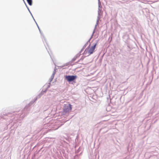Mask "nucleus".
Instances as JSON below:
<instances>
[{
	"label": "nucleus",
	"mask_w": 159,
	"mask_h": 159,
	"mask_svg": "<svg viewBox=\"0 0 159 159\" xmlns=\"http://www.w3.org/2000/svg\"><path fill=\"white\" fill-rule=\"evenodd\" d=\"M33 102H30L28 104V105L26 106L24 109L22 111V114L20 115V117H24L26 116L27 114L29 113V111L30 110L29 106L32 104Z\"/></svg>",
	"instance_id": "f257e3e1"
},
{
	"label": "nucleus",
	"mask_w": 159,
	"mask_h": 159,
	"mask_svg": "<svg viewBox=\"0 0 159 159\" xmlns=\"http://www.w3.org/2000/svg\"><path fill=\"white\" fill-rule=\"evenodd\" d=\"M77 77V76L76 75H66L65 76V79L69 83L74 82Z\"/></svg>",
	"instance_id": "f03ea898"
},
{
	"label": "nucleus",
	"mask_w": 159,
	"mask_h": 159,
	"mask_svg": "<svg viewBox=\"0 0 159 159\" xmlns=\"http://www.w3.org/2000/svg\"><path fill=\"white\" fill-rule=\"evenodd\" d=\"M72 109V105L70 104L66 105L63 108L64 112L66 113L70 111Z\"/></svg>",
	"instance_id": "7ed1b4c3"
},
{
	"label": "nucleus",
	"mask_w": 159,
	"mask_h": 159,
	"mask_svg": "<svg viewBox=\"0 0 159 159\" xmlns=\"http://www.w3.org/2000/svg\"><path fill=\"white\" fill-rule=\"evenodd\" d=\"M97 44V43H95L94 44H93V46H92L89 49H88V50H89L88 53H89V55L87 56H88L89 55H90L91 54H92L93 53V51L95 49Z\"/></svg>",
	"instance_id": "20e7f679"
},
{
	"label": "nucleus",
	"mask_w": 159,
	"mask_h": 159,
	"mask_svg": "<svg viewBox=\"0 0 159 159\" xmlns=\"http://www.w3.org/2000/svg\"><path fill=\"white\" fill-rule=\"evenodd\" d=\"M90 46V44L89 45V46L87 47V48L85 49L84 52L83 53V54L84 55H86L87 53H88V49L89 48V47Z\"/></svg>",
	"instance_id": "39448f33"
},
{
	"label": "nucleus",
	"mask_w": 159,
	"mask_h": 159,
	"mask_svg": "<svg viewBox=\"0 0 159 159\" xmlns=\"http://www.w3.org/2000/svg\"><path fill=\"white\" fill-rule=\"evenodd\" d=\"M47 91V89H46L45 91H44L43 92H41L40 94L38 95V96L37 97V98L40 97V96H42L44 93H45Z\"/></svg>",
	"instance_id": "423d86ee"
},
{
	"label": "nucleus",
	"mask_w": 159,
	"mask_h": 159,
	"mask_svg": "<svg viewBox=\"0 0 159 159\" xmlns=\"http://www.w3.org/2000/svg\"><path fill=\"white\" fill-rule=\"evenodd\" d=\"M27 1L28 4L30 6H31L32 4V0H26Z\"/></svg>",
	"instance_id": "0eeeda50"
},
{
	"label": "nucleus",
	"mask_w": 159,
	"mask_h": 159,
	"mask_svg": "<svg viewBox=\"0 0 159 159\" xmlns=\"http://www.w3.org/2000/svg\"><path fill=\"white\" fill-rule=\"evenodd\" d=\"M101 12L102 10L101 9L98 8V16H101Z\"/></svg>",
	"instance_id": "6e6552de"
},
{
	"label": "nucleus",
	"mask_w": 159,
	"mask_h": 159,
	"mask_svg": "<svg viewBox=\"0 0 159 159\" xmlns=\"http://www.w3.org/2000/svg\"><path fill=\"white\" fill-rule=\"evenodd\" d=\"M97 25H97V24H96V25H95V26L94 29V30H93V34H92V36H93V34H94V32H95V30L96 29V27H97Z\"/></svg>",
	"instance_id": "1a4fd4ad"
},
{
	"label": "nucleus",
	"mask_w": 159,
	"mask_h": 159,
	"mask_svg": "<svg viewBox=\"0 0 159 159\" xmlns=\"http://www.w3.org/2000/svg\"><path fill=\"white\" fill-rule=\"evenodd\" d=\"M11 114H12V113H11L10 112H9V113H7L6 116H8L9 117H11Z\"/></svg>",
	"instance_id": "9d476101"
},
{
	"label": "nucleus",
	"mask_w": 159,
	"mask_h": 159,
	"mask_svg": "<svg viewBox=\"0 0 159 159\" xmlns=\"http://www.w3.org/2000/svg\"><path fill=\"white\" fill-rule=\"evenodd\" d=\"M88 44V42H87L83 46V48H85L87 46Z\"/></svg>",
	"instance_id": "9b49d317"
},
{
	"label": "nucleus",
	"mask_w": 159,
	"mask_h": 159,
	"mask_svg": "<svg viewBox=\"0 0 159 159\" xmlns=\"http://www.w3.org/2000/svg\"><path fill=\"white\" fill-rule=\"evenodd\" d=\"M98 7L99 8H100V7H101V8L102 7H101V3L100 1L98 2Z\"/></svg>",
	"instance_id": "f8f14e48"
},
{
	"label": "nucleus",
	"mask_w": 159,
	"mask_h": 159,
	"mask_svg": "<svg viewBox=\"0 0 159 159\" xmlns=\"http://www.w3.org/2000/svg\"><path fill=\"white\" fill-rule=\"evenodd\" d=\"M76 59H77V57H75H75L72 59V62L75 61Z\"/></svg>",
	"instance_id": "ddd939ff"
},
{
	"label": "nucleus",
	"mask_w": 159,
	"mask_h": 159,
	"mask_svg": "<svg viewBox=\"0 0 159 159\" xmlns=\"http://www.w3.org/2000/svg\"><path fill=\"white\" fill-rule=\"evenodd\" d=\"M80 53L77 54L76 56H75V57H77V58L79 57L80 56Z\"/></svg>",
	"instance_id": "4468645a"
},
{
	"label": "nucleus",
	"mask_w": 159,
	"mask_h": 159,
	"mask_svg": "<svg viewBox=\"0 0 159 159\" xmlns=\"http://www.w3.org/2000/svg\"><path fill=\"white\" fill-rule=\"evenodd\" d=\"M86 56H85V57H84L83 56L82 57H81V58L80 59V60H82V61H83L84 59V58L86 57Z\"/></svg>",
	"instance_id": "2eb2a0df"
},
{
	"label": "nucleus",
	"mask_w": 159,
	"mask_h": 159,
	"mask_svg": "<svg viewBox=\"0 0 159 159\" xmlns=\"http://www.w3.org/2000/svg\"><path fill=\"white\" fill-rule=\"evenodd\" d=\"M53 78H51H51L49 79V83H50L51 82V81H52V80H53Z\"/></svg>",
	"instance_id": "dca6fc26"
},
{
	"label": "nucleus",
	"mask_w": 159,
	"mask_h": 159,
	"mask_svg": "<svg viewBox=\"0 0 159 159\" xmlns=\"http://www.w3.org/2000/svg\"><path fill=\"white\" fill-rule=\"evenodd\" d=\"M100 16H98H98H97V20H99L100 19Z\"/></svg>",
	"instance_id": "f3484780"
},
{
	"label": "nucleus",
	"mask_w": 159,
	"mask_h": 159,
	"mask_svg": "<svg viewBox=\"0 0 159 159\" xmlns=\"http://www.w3.org/2000/svg\"><path fill=\"white\" fill-rule=\"evenodd\" d=\"M84 48H82V49H81L80 51V54L82 52V51L84 50Z\"/></svg>",
	"instance_id": "a211bd4d"
},
{
	"label": "nucleus",
	"mask_w": 159,
	"mask_h": 159,
	"mask_svg": "<svg viewBox=\"0 0 159 159\" xmlns=\"http://www.w3.org/2000/svg\"><path fill=\"white\" fill-rule=\"evenodd\" d=\"M50 84H51V83H48V87H47V89H48V88H49V87H50Z\"/></svg>",
	"instance_id": "6ab92c4d"
},
{
	"label": "nucleus",
	"mask_w": 159,
	"mask_h": 159,
	"mask_svg": "<svg viewBox=\"0 0 159 159\" xmlns=\"http://www.w3.org/2000/svg\"><path fill=\"white\" fill-rule=\"evenodd\" d=\"M56 70V69H54V71H53V73H52V74H53L54 75H55V73H56V72H55Z\"/></svg>",
	"instance_id": "aec40b11"
},
{
	"label": "nucleus",
	"mask_w": 159,
	"mask_h": 159,
	"mask_svg": "<svg viewBox=\"0 0 159 159\" xmlns=\"http://www.w3.org/2000/svg\"><path fill=\"white\" fill-rule=\"evenodd\" d=\"M16 112H17V111H16V112L14 111V112H13V115H16Z\"/></svg>",
	"instance_id": "412c9836"
},
{
	"label": "nucleus",
	"mask_w": 159,
	"mask_h": 159,
	"mask_svg": "<svg viewBox=\"0 0 159 159\" xmlns=\"http://www.w3.org/2000/svg\"><path fill=\"white\" fill-rule=\"evenodd\" d=\"M99 21L98 20H97L96 23V24L98 25V23H99Z\"/></svg>",
	"instance_id": "4be33fe9"
},
{
	"label": "nucleus",
	"mask_w": 159,
	"mask_h": 159,
	"mask_svg": "<svg viewBox=\"0 0 159 159\" xmlns=\"http://www.w3.org/2000/svg\"><path fill=\"white\" fill-rule=\"evenodd\" d=\"M54 76V75L53 74H52L51 77L53 79Z\"/></svg>",
	"instance_id": "5701e85b"
},
{
	"label": "nucleus",
	"mask_w": 159,
	"mask_h": 159,
	"mask_svg": "<svg viewBox=\"0 0 159 159\" xmlns=\"http://www.w3.org/2000/svg\"><path fill=\"white\" fill-rule=\"evenodd\" d=\"M38 29H39V32H40V33L41 34V31L40 30V28H39V26H38Z\"/></svg>",
	"instance_id": "b1692460"
},
{
	"label": "nucleus",
	"mask_w": 159,
	"mask_h": 159,
	"mask_svg": "<svg viewBox=\"0 0 159 159\" xmlns=\"http://www.w3.org/2000/svg\"><path fill=\"white\" fill-rule=\"evenodd\" d=\"M25 5H26V7H27V8L28 9V10L29 11H30V10L29 8L26 5V4H25Z\"/></svg>",
	"instance_id": "393cba45"
},
{
	"label": "nucleus",
	"mask_w": 159,
	"mask_h": 159,
	"mask_svg": "<svg viewBox=\"0 0 159 159\" xmlns=\"http://www.w3.org/2000/svg\"><path fill=\"white\" fill-rule=\"evenodd\" d=\"M29 12H30V14H31V15L32 16V17H33V18L34 19V17H33V16L32 15V13H31V12L30 11H29Z\"/></svg>",
	"instance_id": "a878e982"
},
{
	"label": "nucleus",
	"mask_w": 159,
	"mask_h": 159,
	"mask_svg": "<svg viewBox=\"0 0 159 159\" xmlns=\"http://www.w3.org/2000/svg\"><path fill=\"white\" fill-rule=\"evenodd\" d=\"M80 61H81V60H80V59L79 60L77 61L76 63H79V62H80Z\"/></svg>",
	"instance_id": "bb28decb"
},
{
	"label": "nucleus",
	"mask_w": 159,
	"mask_h": 159,
	"mask_svg": "<svg viewBox=\"0 0 159 159\" xmlns=\"http://www.w3.org/2000/svg\"><path fill=\"white\" fill-rule=\"evenodd\" d=\"M33 19H34V21H35V23H36V25H37V26H38V24H37V23H36V21H35V20L34 19V18Z\"/></svg>",
	"instance_id": "cd10ccee"
},
{
	"label": "nucleus",
	"mask_w": 159,
	"mask_h": 159,
	"mask_svg": "<svg viewBox=\"0 0 159 159\" xmlns=\"http://www.w3.org/2000/svg\"><path fill=\"white\" fill-rule=\"evenodd\" d=\"M93 36H91V38L89 39V41H90V40L92 38V37Z\"/></svg>",
	"instance_id": "c85d7f7f"
},
{
	"label": "nucleus",
	"mask_w": 159,
	"mask_h": 159,
	"mask_svg": "<svg viewBox=\"0 0 159 159\" xmlns=\"http://www.w3.org/2000/svg\"><path fill=\"white\" fill-rule=\"evenodd\" d=\"M89 42H90L89 40L87 42H88V43Z\"/></svg>",
	"instance_id": "c756f323"
},
{
	"label": "nucleus",
	"mask_w": 159,
	"mask_h": 159,
	"mask_svg": "<svg viewBox=\"0 0 159 159\" xmlns=\"http://www.w3.org/2000/svg\"><path fill=\"white\" fill-rule=\"evenodd\" d=\"M36 99H37V98H36L35 99V100H36Z\"/></svg>",
	"instance_id": "7c9ffc66"
},
{
	"label": "nucleus",
	"mask_w": 159,
	"mask_h": 159,
	"mask_svg": "<svg viewBox=\"0 0 159 159\" xmlns=\"http://www.w3.org/2000/svg\"><path fill=\"white\" fill-rule=\"evenodd\" d=\"M98 0V2L99 1H100V0Z\"/></svg>",
	"instance_id": "2f4dec72"
},
{
	"label": "nucleus",
	"mask_w": 159,
	"mask_h": 159,
	"mask_svg": "<svg viewBox=\"0 0 159 159\" xmlns=\"http://www.w3.org/2000/svg\"><path fill=\"white\" fill-rule=\"evenodd\" d=\"M121 2V3H123V2Z\"/></svg>",
	"instance_id": "473e14b6"
}]
</instances>
